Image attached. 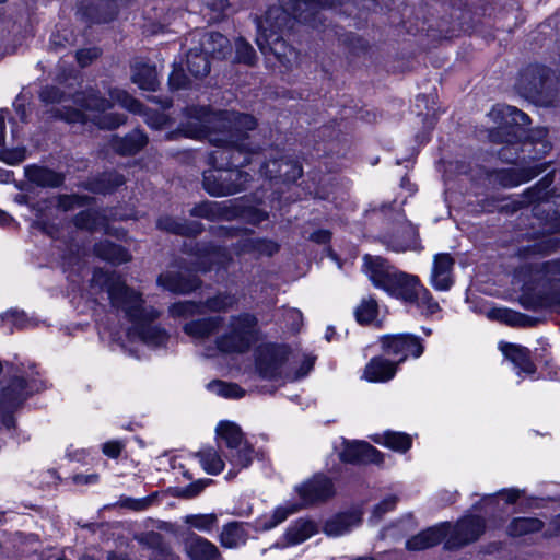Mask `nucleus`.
Wrapping results in <instances>:
<instances>
[{"label":"nucleus","instance_id":"f257e3e1","mask_svg":"<svg viewBox=\"0 0 560 560\" xmlns=\"http://www.w3.org/2000/svg\"><path fill=\"white\" fill-rule=\"evenodd\" d=\"M256 127V119L236 112H210L205 106L187 107L179 132L192 139H207L217 147L209 154L212 170L203 172L202 185L213 197L231 196L247 189L252 175L237 167L253 162L257 149L245 143V131Z\"/></svg>","mask_w":560,"mask_h":560},{"label":"nucleus","instance_id":"f03ea898","mask_svg":"<svg viewBox=\"0 0 560 560\" xmlns=\"http://www.w3.org/2000/svg\"><path fill=\"white\" fill-rule=\"evenodd\" d=\"M336 3H341V0H279L277 5H271L257 21L256 44L267 62L271 66L278 62L284 68L292 67L298 54L283 40L282 33L292 28L295 22L315 26L317 10Z\"/></svg>","mask_w":560,"mask_h":560},{"label":"nucleus","instance_id":"7ed1b4c3","mask_svg":"<svg viewBox=\"0 0 560 560\" xmlns=\"http://www.w3.org/2000/svg\"><path fill=\"white\" fill-rule=\"evenodd\" d=\"M110 100L103 98L94 89L79 92L73 96V103L79 108H70L62 105V109L56 110V116L68 122L85 124L92 120L102 129H114L125 122V117L118 114H105L114 105L119 104L125 109L143 115L145 122L153 129H161L168 124V117L164 113L143 110L142 104L129 93L120 89L109 91Z\"/></svg>","mask_w":560,"mask_h":560},{"label":"nucleus","instance_id":"20e7f679","mask_svg":"<svg viewBox=\"0 0 560 560\" xmlns=\"http://www.w3.org/2000/svg\"><path fill=\"white\" fill-rule=\"evenodd\" d=\"M91 293H106L112 306L122 311L133 323V334L144 343L160 346L167 339L164 329L151 325L160 313L153 307H143L140 293L127 287L120 276L95 269L91 279Z\"/></svg>","mask_w":560,"mask_h":560},{"label":"nucleus","instance_id":"39448f33","mask_svg":"<svg viewBox=\"0 0 560 560\" xmlns=\"http://www.w3.org/2000/svg\"><path fill=\"white\" fill-rule=\"evenodd\" d=\"M529 279L522 288L521 305L530 311H560V259L529 265Z\"/></svg>","mask_w":560,"mask_h":560},{"label":"nucleus","instance_id":"423d86ee","mask_svg":"<svg viewBox=\"0 0 560 560\" xmlns=\"http://www.w3.org/2000/svg\"><path fill=\"white\" fill-rule=\"evenodd\" d=\"M363 269L376 288L387 292L390 296L410 304L417 298L422 285L417 276L395 269L388 261L380 256L365 255Z\"/></svg>","mask_w":560,"mask_h":560},{"label":"nucleus","instance_id":"0eeeda50","mask_svg":"<svg viewBox=\"0 0 560 560\" xmlns=\"http://www.w3.org/2000/svg\"><path fill=\"white\" fill-rule=\"evenodd\" d=\"M189 213L192 217L203 218L210 221L241 218L252 224H259L268 218L266 211L253 206H247L243 198L224 201H202L192 207Z\"/></svg>","mask_w":560,"mask_h":560},{"label":"nucleus","instance_id":"6e6552de","mask_svg":"<svg viewBox=\"0 0 560 560\" xmlns=\"http://www.w3.org/2000/svg\"><path fill=\"white\" fill-rule=\"evenodd\" d=\"M258 319L249 313H242L231 316L228 329L220 335L217 340V347L224 353H244L258 339Z\"/></svg>","mask_w":560,"mask_h":560},{"label":"nucleus","instance_id":"1a4fd4ad","mask_svg":"<svg viewBox=\"0 0 560 560\" xmlns=\"http://www.w3.org/2000/svg\"><path fill=\"white\" fill-rule=\"evenodd\" d=\"M289 357L290 350L287 346L264 345L257 351L256 370L262 378L288 382L293 377Z\"/></svg>","mask_w":560,"mask_h":560},{"label":"nucleus","instance_id":"9d476101","mask_svg":"<svg viewBox=\"0 0 560 560\" xmlns=\"http://www.w3.org/2000/svg\"><path fill=\"white\" fill-rule=\"evenodd\" d=\"M552 75L549 69L539 65H530L520 73L517 85L526 96L550 101L552 94Z\"/></svg>","mask_w":560,"mask_h":560},{"label":"nucleus","instance_id":"9b49d317","mask_svg":"<svg viewBox=\"0 0 560 560\" xmlns=\"http://www.w3.org/2000/svg\"><path fill=\"white\" fill-rule=\"evenodd\" d=\"M302 166L279 150L269 153V159L259 168V174L269 180L292 183L302 176Z\"/></svg>","mask_w":560,"mask_h":560},{"label":"nucleus","instance_id":"f8f14e48","mask_svg":"<svg viewBox=\"0 0 560 560\" xmlns=\"http://www.w3.org/2000/svg\"><path fill=\"white\" fill-rule=\"evenodd\" d=\"M31 389L25 381L19 376L2 382L0 390V411L3 413L2 421L7 428L13 425V419L9 413L19 408L27 398Z\"/></svg>","mask_w":560,"mask_h":560},{"label":"nucleus","instance_id":"ddd939ff","mask_svg":"<svg viewBox=\"0 0 560 560\" xmlns=\"http://www.w3.org/2000/svg\"><path fill=\"white\" fill-rule=\"evenodd\" d=\"M381 343L387 355L398 358L396 364L404 362L408 355L419 358L423 352L420 339L408 334L384 336L381 338Z\"/></svg>","mask_w":560,"mask_h":560},{"label":"nucleus","instance_id":"4468645a","mask_svg":"<svg viewBox=\"0 0 560 560\" xmlns=\"http://www.w3.org/2000/svg\"><path fill=\"white\" fill-rule=\"evenodd\" d=\"M485 530V521L479 516L460 520L445 542L447 549L460 548L477 540Z\"/></svg>","mask_w":560,"mask_h":560},{"label":"nucleus","instance_id":"2eb2a0df","mask_svg":"<svg viewBox=\"0 0 560 560\" xmlns=\"http://www.w3.org/2000/svg\"><path fill=\"white\" fill-rule=\"evenodd\" d=\"M303 505L324 502L335 494L331 480L323 475H316L296 488Z\"/></svg>","mask_w":560,"mask_h":560},{"label":"nucleus","instance_id":"dca6fc26","mask_svg":"<svg viewBox=\"0 0 560 560\" xmlns=\"http://www.w3.org/2000/svg\"><path fill=\"white\" fill-rule=\"evenodd\" d=\"M133 539L139 542L143 551L148 552L149 560H180L158 532L150 530L135 534Z\"/></svg>","mask_w":560,"mask_h":560},{"label":"nucleus","instance_id":"f3484780","mask_svg":"<svg viewBox=\"0 0 560 560\" xmlns=\"http://www.w3.org/2000/svg\"><path fill=\"white\" fill-rule=\"evenodd\" d=\"M551 180L548 178H542L535 186L528 188L524 195L517 200V205L520 207H532V211L535 215L540 219H548V214L542 217L540 213V207H542V212H546L550 209V190L549 186Z\"/></svg>","mask_w":560,"mask_h":560},{"label":"nucleus","instance_id":"a211bd4d","mask_svg":"<svg viewBox=\"0 0 560 560\" xmlns=\"http://www.w3.org/2000/svg\"><path fill=\"white\" fill-rule=\"evenodd\" d=\"M191 249L194 247H190ZM197 250L189 254L190 260L185 261L183 267L186 271H202L207 272L212 269L214 265L223 266L225 264L223 247H195Z\"/></svg>","mask_w":560,"mask_h":560},{"label":"nucleus","instance_id":"6ab92c4d","mask_svg":"<svg viewBox=\"0 0 560 560\" xmlns=\"http://www.w3.org/2000/svg\"><path fill=\"white\" fill-rule=\"evenodd\" d=\"M190 36L191 42L197 40L199 44V46H197L198 49L207 56H212V58L217 59H224L228 55L231 54L230 40L220 33L197 32Z\"/></svg>","mask_w":560,"mask_h":560},{"label":"nucleus","instance_id":"aec40b11","mask_svg":"<svg viewBox=\"0 0 560 560\" xmlns=\"http://www.w3.org/2000/svg\"><path fill=\"white\" fill-rule=\"evenodd\" d=\"M346 463L351 464H381L383 456L380 451L366 442L348 443L340 454Z\"/></svg>","mask_w":560,"mask_h":560},{"label":"nucleus","instance_id":"412c9836","mask_svg":"<svg viewBox=\"0 0 560 560\" xmlns=\"http://www.w3.org/2000/svg\"><path fill=\"white\" fill-rule=\"evenodd\" d=\"M454 264L455 260L451 254L441 253L434 256L431 283L436 290L446 291L452 287Z\"/></svg>","mask_w":560,"mask_h":560},{"label":"nucleus","instance_id":"4be33fe9","mask_svg":"<svg viewBox=\"0 0 560 560\" xmlns=\"http://www.w3.org/2000/svg\"><path fill=\"white\" fill-rule=\"evenodd\" d=\"M158 283L164 289L178 294L190 293L201 284L200 280L196 276H185L182 271H167L162 273L158 278Z\"/></svg>","mask_w":560,"mask_h":560},{"label":"nucleus","instance_id":"5701e85b","mask_svg":"<svg viewBox=\"0 0 560 560\" xmlns=\"http://www.w3.org/2000/svg\"><path fill=\"white\" fill-rule=\"evenodd\" d=\"M489 117L498 124L500 129L527 125L529 122V117L525 113L510 105L494 106L489 113Z\"/></svg>","mask_w":560,"mask_h":560},{"label":"nucleus","instance_id":"b1692460","mask_svg":"<svg viewBox=\"0 0 560 560\" xmlns=\"http://www.w3.org/2000/svg\"><path fill=\"white\" fill-rule=\"evenodd\" d=\"M444 525L429 527L406 541L409 551H422L439 545L446 536Z\"/></svg>","mask_w":560,"mask_h":560},{"label":"nucleus","instance_id":"393cba45","mask_svg":"<svg viewBox=\"0 0 560 560\" xmlns=\"http://www.w3.org/2000/svg\"><path fill=\"white\" fill-rule=\"evenodd\" d=\"M159 230L183 236H192L201 232L202 225L197 221L187 222L168 214L161 215L156 221Z\"/></svg>","mask_w":560,"mask_h":560},{"label":"nucleus","instance_id":"a878e982","mask_svg":"<svg viewBox=\"0 0 560 560\" xmlns=\"http://www.w3.org/2000/svg\"><path fill=\"white\" fill-rule=\"evenodd\" d=\"M487 317L511 327H534L538 323L537 319L530 316L506 307L490 308L487 311Z\"/></svg>","mask_w":560,"mask_h":560},{"label":"nucleus","instance_id":"bb28decb","mask_svg":"<svg viewBox=\"0 0 560 560\" xmlns=\"http://www.w3.org/2000/svg\"><path fill=\"white\" fill-rule=\"evenodd\" d=\"M500 350L506 359H509L516 368L527 374H534L536 366L530 359V351L523 346L501 342Z\"/></svg>","mask_w":560,"mask_h":560},{"label":"nucleus","instance_id":"cd10ccee","mask_svg":"<svg viewBox=\"0 0 560 560\" xmlns=\"http://www.w3.org/2000/svg\"><path fill=\"white\" fill-rule=\"evenodd\" d=\"M131 81L141 90L155 91L160 84L154 66L136 60L131 66Z\"/></svg>","mask_w":560,"mask_h":560},{"label":"nucleus","instance_id":"c85d7f7f","mask_svg":"<svg viewBox=\"0 0 560 560\" xmlns=\"http://www.w3.org/2000/svg\"><path fill=\"white\" fill-rule=\"evenodd\" d=\"M360 523V512L339 513L325 522L324 533L327 536L338 537L348 533L353 526H358Z\"/></svg>","mask_w":560,"mask_h":560},{"label":"nucleus","instance_id":"c756f323","mask_svg":"<svg viewBox=\"0 0 560 560\" xmlns=\"http://www.w3.org/2000/svg\"><path fill=\"white\" fill-rule=\"evenodd\" d=\"M221 316H209L194 319L186 323L183 327L186 335L194 339H206L217 332L222 326Z\"/></svg>","mask_w":560,"mask_h":560},{"label":"nucleus","instance_id":"7c9ffc66","mask_svg":"<svg viewBox=\"0 0 560 560\" xmlns=\"http://www.w3.org/2000/svg\"><path fill=\"white\" fill-rule=\"evenodd\" d=\"M79 12L91 22L105 23L116 15L117 4L114 0H97L91 5L82 4Z\"/></svg>","mask_w":560,"mask_h":560},{"label":"nucleus","instance_id":"2f4dec72","mask_svg":"<svg viewBox=\"0 0 560 560\" xmlns=\"http://www.w3.org/2000/svg\"><path fill=\"white\" fill-rule=\"evenodd\" d=\"M148 143V137L139 129L132 130L124 138L114 137L110 147L121 155H132Z\"/></svg>","mask_w":560,"mask_h":560},{"label":"nucleus","instance_id":"473e14b6","mask_svg":"<svg viewBox=\"0 0 560 560\" xmlns=\"http://www.w3.org/2000/svg\"><path fill=\"white\" fill-rule=\"evenodd\" d=\"M24 173L31 183L40 187H58L65 180L62 174L38 165L26 166Z\"/></svg>","mask_w":560,"mask_h":560},{"label":"nucleus","instance_id":"72a5a7b5","mask_svg":"<svg viewBox=\"0 0 560 560\" xmlns=\"http://www.w3.org/2000/svg\"><path fill=\"white\" fill-rule=\"evenodd\" d=\"M397 364L376 357L373 358L364 369V377L370 382H386L394 377Z\"/></svg>","mask_w":560,"mask_h":560},{"label":"nucleus","instance_id":"f704fd0d","mask_svg":"<svg viewBox=\"0 0 560 560\" xmlns=\"http://www.w3.org/2000/svg\"><path fill=\"white\" fill-rule=\"evenodd\" d=\"M73 225L81 231H101L107 225V214L95 209H88L79 212L73 218Z\"/></svg>","mask_w":560,"mask_h":560},{"label":"nucleus","instance_id":"c9c22d12","mask_svg":"<svg viewBox=\"0 0 560 560\" xmlns=\"http://www.w3.org/2000/svg\"><path fill=\"white\" fill-rule=\"evenodd\" d=\"M186 549L191 560H218L219 558L218 548L199 536L191 537L186 544Z\"/></svg>","mask_w":560,"mask_h":560},{"label":"nucleus","instance_id":"e433bc0d","mask_svg":"<svg viewBox=\"0 0 560 560\" xmlns=\"http://www.w3.org/2000/svg\"><path fill=\"white\" fill-rule=\"evenodd\" d=\"M186 68L195 79L206 77L210 72L209 56L199 50L197 46L190 47L187 52Z\"/></svg>","mask_w":560,"mask_h":560},{"label":"nucleus","instance_id":"4c0bfd02","mask_svg":"<svg viewBox=\"0 0 560 560\" xmlns=\"http://www.w3.org/2000/svg\"><path fill=\"white\" fill-rule=\"evenodd\" d=\"M125 183L122 175L116 172L104 173L91 179L85 187L95 194H107L115 190Z\"/></svg>","mask_w":560,"mask_h":560},{"label":"nucleus","instance_id":"58836bf2","mask_svg":"<svg viewBox=\"0 0 560 560\" xmlns=\"http://www.w3.org/2000/svg\"><path fill=\"white\" fill-rule=\"evenodd\" d=\"M317 532L316 524L308 520H298L285 533V540L290 545H298L312 537Z\"/></svg>","mask_w":560,"mask_h":560},{"label":"nucleus","instance_id":"ea45409f","mask_svg":"<svg viewBox=\"0 0 560 560\" xmlns=\"http://www.w3.org/2000/svg\"><path fill=\"white\" fill-rule=\"evenodd\" d=\"M247 539V532L243 523L231 522L226 524L221 534L220 542L223 547L235 548L244 544Z\"/></svg>","mask_w":560,"mask_h":560},{"label":"nucleus","instance_id":"a19ab883","mask_svg":"<svg viewBox=\"0 0 560 560\" xmlns=\"http://www.w3.org/2000/svg\"><path fill=\"white\" fill-rule=\"evenodd\" d=\"M544 522L537 517H515L508 526V534L512 537H521L540 532Z\"/></svg>","mask_w":560,"mask_h":560},{"label":"nucleus","instance_id":"79ce46f5","mask_svg":"<svg viewBox=\"0 0 560 560\" xmlns=\"http://www.w3.org/2000/svg\"><path fill=\"white\" fill-rule=\"evenodd\" d=\"M217 434L225 442V445L233 451L246 443L243 439L241 428L233 422L222 421L217 427Z\"/></svg>","mask_w":560,"mask_h":560},{"label":"nucleus","instance_id":"37998d69","mask_svg":"<svg viewBox=\"0 0 560 560\" xmlns=\"http://www.w3.org/2000/svg\"><path fill=\"white\" fill-rule=\"evenodd\" d=\"M355 319L361 325L377 323L378 303L375 299L369 296L362 299L354 311Z\"/></svg>","mask_w":560,"mask_h":560},{"label":"nucleus","instance_id":"c03bdc74","mask_svg":"<svg viewBox=\"0 0 560 560\" xmlns=\"http://www.w3.org/2000/svg\"><path fill=\"white\" fill-rule=\"evenodd\" d=\"M202 468L210 475H218L224 468V462L213 447H207L197 453Z\"/></svg>","mask_w":560,"mask_h":560},{"label":"nucleus","instance_id":"a18cd8bd","mask_svg":"<svg viewBox=\"0 0 560 560\" xmlns=\"http://www.w3.org/2000/svg\"><path fill=\"white\" fill-rule=\"evenodd\" d=\"M201 303L203 305L205 313L207 311L221 313L233 308L237 303V299L231 293H219Z\"/></svg>","mask_w":560,"mask_h":560},{"label":"nucleus","instance_id":"49530a36","mask_svg":"<svg viewBox=\"0 0 560 560\" xmlns=\"http://www.w3.org/2000/svg\"><path fill=\"white\" fill-rule=\"evenodd\" d=\"M377 442L393 451L405 453L411 447L412 440L411 436L406 433L389 431L385 432L382 440H377Z\"/></svg>","mask_w":560,"mask_h":560},{"label":"nucleus","instance_id":"de8ad7c7","mask_svg":"<svg viewBox=\"0 0 560 560\" xmlns=\"http://www.w3.org/2000/svg\"><path fill=\"white\" fill-rule=\"evenodd\" d=\"M97 257L113 264L120 265L131 259L126 247H93Z\"/></svg>","mask_w":560,"mask_h":560},{"label":"nucleus","instance_id":"09e8293b","mask_svg":"<svg viewBox=\"0 0 560 560\" xmlns=\"http://www.w3.org/2000/svg\"><path fill=\"white\" fill-rule=\"evenodd\" d=\"M409 305L416 306L422 313L430 315L440 310L439 303L434 301L429 290L423 285L420 287V290L417 292V298H415V301Z\"/></svg>","mask_w":560,"mask_h":560},{"label":"nucleus","instance_id":"8fccbe9b","mask_svg":"<svg viewBox=\"0 0 560 560\" xmlns=\"http://www.w3.org/2000/svg\"><path fill=\"white\" fill-rule=\"evenodd\" d=\"M170 314L173 317H188L194 315L205 314L203 305L201 302L184 301L174 303L170 306Z\"/></svg>","mask_w":560,"mask_h":560},{"label":"nucleus","instance_id":"3c124183","mask_svg":"<svg viewBox=\"0 0 560 560\" xmlns=\"http://www.w3.org/2000/svg\"><path fill=\"white\" fill-rule=\"evenodd\" d=\"M92 201L91 197L79 196V195H60L57 198V208L61 211H71L77 208H81L90 205Z\"/></svg>","mask_w":560,"mask_h":560},{"label":"nucleus","instance_id":"603ef678","mask_svg":"<svg viewBox=\"0 0 560 560\" xmlns=\"http://www.w3.org/2000/svg\"><path fill=\"white\" fill-rule=\"evenodd\" d=\"M208 388L214 394L226 398H240L244 395V390L236 384H228L222 381L209 383Z\"/></svg>","mask_w":560,"mask_h":560},{"label":"nucleus","instance_id":"864d4df0","mask_svg":"<svg viewBox=\"0 0 560 560\" xmlns=\"http://www.w3.org/2000/svg\"><path fill=\"white\" fill-rule=\"evenodd\" d=\"M26 159V149L23 145L8 148L0 145V161L8 165H16Z\"/></svg>","mask_w":560,"mask_h":560},{"label":"nucleus","instance_id":"5fc2aeb1","mask_svg":"<svg viewBox=\"0 0 560 560\" xmlns=\"http://www.w3.org/2000/svg\"><path fill=\"white\" fill-rule=\"evenodd\" d=\"M185 523L198 530L208 532L217 523L215 514H192L185 517Z\"/></svg>","mask_w":560,"mask_h":560},{"label":"nucleus","instance_id":"6e6d98bb","mask_svg":"<svg viewBox=\"0 0 560 560\" xmlns=\"http://www.w3.org/2000/svg\"><path fill=\"white\" fill-rule=\"evenodd\" d=\"M233 451L230 458L231 463L241 468H246L250 465L254 451L247 442Z\"/></svg>","mask_w":560,"mask_h":560},{"label":"nucleus","instance_id":"4d7b16f0","mask_svg":"<svg viewBox=\"0 0 560 560\" xmlns=\"http://www.w3.org/2000/svg\"><path fill=\"white\" fill-rule=\"evenodd\" d=\"M300 505L298 504H290L285 506L277 508L270 517V520L264 525L266 529H270L278 524L282 523L290 514L295 513L299 511Z\"/></svg>","mask_w":560,"mask_h":560},{"label":"nucleus","instance_id":"13d9d810","mask_svg":"<svg viewBox=\"0 0 560 560\" xmlns=\"http://www.w3.org/2000/svg\"><path fill=\"white\" fill-rule=\"evenodd\" d=\"M236 60L246 65H253L255 61V51L253 47L243 38H238L235 43Z\"/></svg>","mask_w":560,"mask_h":560},{"label":"nucleus","instance_id":"bf43d9fd","mask_svg":"<svg viewBox=\"0 0 560 560\" xmlns=\"http://www.w3.org/2000/svg\"><path fill=\"white\" fill-rule=\"evenodd\" d=\"M168 83L173 90L185 89L191 84L190 79L184 73L183 68L178 66H174L168 78Z\"/></svg>","mask_w":560,"mask_h":560},{"label":"nucleus","instance_id":"052dcab7","mask_svg":"<svg viewBox=\"0 0 560 560\" xmlns=\"http://www.w3.org/2000/svg\"><path fill=\"white\" fill-rule=\"evenodd\" d=\"M211 482V479H199L178 490V497L185 499H191L194 497H197Z\"/></svg>","mask_w":560,"mask_h":560},{"label":"nucleus","instance_id":"680f3d73","mask_svg":"<svg viewBox=\"0 0 560 560\" xmlns=\"http://www.w3.org/2000/svg\"><path fill=\"white\" fill-rule=\"evenodd\" d=\"M83 247H65L67 253L62 254V266L66 269H73L78 266V270L81 268V250Z\"/></svg>","mask_w":560,"mask_h":560},{"label":"nucleus","instance_id":"e2e57ef3","mask_svg":"<svg viewBox=\"0 0 560 560\" xmlns=\"http://www.w3.org/2000/svg\"><path fill=\"white\" fill-rule=\"evenodd\" d=\"M40 100L46 104H60L67 103L65 94L59 91L58 88L55 86H46L40 91L39 94Z\"/></svg>","mask_w":560,"mask_h":560},{"label":"nucleus","instance_id":"0e129e2a","mask_svg":"<svg viewBox=\"0 0 560 560\" xmlns=\"http://www.w3.org/2000/svg\"><path fill=\"white\" fill-rule=\"evenodd\" d=\"M155 497L156 494H152L143 499L125 498L121 499L120 504L121 506L131 509L133 511H143L152 504Z\"/></svg>","mask_w":560,"mask_h":560},{"label":"nucleus","instance_id":"69168bd1","mask_svg":"<svg viewBox=\"0 0 560 560\" xmlns=\"http://www.w3.org/2000/svg\"><path fill=\"white\" fill-rule=\"evenodd\" d=\"M398 499L396 495H390L384 499L381 503H378L373 511L372 518L375 521H380L382 516L393 510L397 503Z\"/></svg>","mask_w":560,"mask_h":560},{"label":"nucleus","instance_id":"338daca9","mask_svg":"<svg viewBox=\"0 0 560 560\" xmlns=\"http://www.w3.org/2000/svg\"><path fill=\"white\" fill-rule=\"evenodd\" d=\"M98 55L100 50L97 48L81 49L77 52V60L81 67H86L96 59Z\"/></svg>","mask_w":560,"mask_h":560},{"label":"nucleus","instance_id":"774afa93","mask_svg":"<svg viewBox=\"0 0 560 560\" xmlns=\"http://www.w3.org/2000/svg\"><path fill=\"white\" fill-rule=\"evenodd\" d=\"M307 240L317 244H326L331 241V233L328 230H314L308 232Z\"/></svg>","mask_w":560,"mask_h":560}]
</instances>
